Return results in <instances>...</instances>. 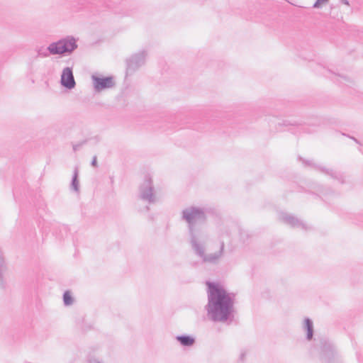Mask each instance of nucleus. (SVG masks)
Returning <instances> with one entry per match:
<instances>
[{"mask_svg":"<svg viewBox=\"0 0 363 363\" xmlns=\"http://www.w3.org/2000/svg\"><path fill=\"white\" fill-rule=\"evenodd\" d=\"M341 1L345 5H349V2L347 0H341Z\"/></svg>","mask_w":363,"mask_h":363,"instance_id":"obj_23","label":"nucleus"},{"mask_svg":"<svg viewBox=\"0 0 363 363\" xmlns=\"http://www.w3.org/2000/svg\"><path fill=\"white\" fill-rule=\"evenodd\" d=\"M182 218L188 224L190 237V244L195 254L202 259L203 262L210 264H218L224 253L225 235L229 236L228 231L219 235L220 249L214 253H206V241L207 235L199 228H196V224L205 223L206 220V211L200 207L190 206L182 211Z\"/></svg>","mask_w":363,"mask_h":363,"instance_id":"obj_1","label":"nucleus"},{"mask_svg":"<svg viewBox=\"0 0 363 363\" xmlns=\"http://www.w3.org/2000/svg\"><path fill=\"white\" fill-rule=\"evenodd\" d=\"M322 363H342L340 357L331 344H325L320 357Z\"/></svg>","mask_w":363,"mask_h":363,"instance_id":"obj_8","label":"nucleus"},{"mask_svg":"<svg viewBox=\"0 0 363 363\" xmlns=\"http://www.w3.org/2000/svg\"><path fill=\"white\" fill-rule=\"evenodd\" d=\"M139 198L150 204L155 203L157 199L154 193L152 180L150 177H146L139 188Z\"/></svg>","mask_w":363,"mask_h":363,"instance_id":"obj_4","label":"nucleus"},{"mask_svg":"<svg viewBox=\"0 0 363 363\" xmlns=\"http://www.w3.org/2000/svg\"><path fill=\"white\" fill-rule=\"evenodd\" d=\"M73 298L71 293L67 291L63 294V302L65 306H70L73 303Z\"/></svg>","mask_w":363,"mask_h":363,"instance_id":"obj_15","label":"nucleus"},{"mask_svg":"<svg viewBox=\"0 0 363 363\" xmlns=\"http://www.w3.org/2000/svg\"><path fill=\"white\" fill-rule=\"evenodd\" d=\"M303 329L306 331V339L311 340L313 337V323L309 318H306L303 320Z\"/></svg>","mask_w":363,"mask_h":363,"instance_id":"obj_11","label":"nucleus"},{"mask_svg":"<svg viewBox=\"0 0 363 363\" xmlns=\"http://www.w3.org/2000/svg\"><path fill=\"white\" fill-rule=\"evenodd\" d=\"M77 38L72 35H67L57 41L49 45V50L52 55H69L78 48Z\"/></svg>","mask_w":363,"mask_h":363,"instance_id":"obj_3","label":"nucleus"},{"mask_svg":"<svg viewBox=\"0 0 363 363\" xmlns=\"http://www.w3.org/2000/svg\"><path fill=\"white\" fill-rule=\"evenodd\" d=\"M328 0H317L313 4V7L315 9H318L320 7L321 4L327 2Z\"/></svg>","mask_w":363,"mask_h":363,"instance_id":"obj_20","label":"nucleus"},{"mask_svg":"<svg viewBox=\"0 0 363 363\" xmlns=\"http://www.w3.org/2000/svg\"><path fill=\"white\" fill-rule=\"evenodd\" d=\"M299 160L302 161L303 164L306 167H311L315 170L319 171L320 172L328 175L334 179L339 181L341 183H343L344 178L343 175L338 171L333 169L332 168H328L325 166H323L319 164L315 163L312 160H306L299 157Z\"/></svg>","mask_w":363,"mask_h":363,"instance_id":"obj_6","label":"nucleus"},{"mask_svg":"<svg viewBox=\"0 0 363 363\" xmlns=\"http://www.w3.org/2000/svg\"><path fill=\"white\" fill-rule=\"evenodd\" d=\"M87 143V140H84L79 143H73L72 144V149L74 152H77L79 150L83 145H84Z\"/></svg>","mask_w":363,"mask_h":363,"instance_id":"obj_18","label":"nucleus"},{"mask_svg":"<svg viewBox=\"0 0 363 363\" xmlns=\"http://www.w3.org/2000/svg\"><path fill=\"white\" fill-rule=\"evenodd\" d=\"M250 238V234L247 230H240V239L242 242H245Z\"/></svg>","mask_w":363,"mask_h":363,"instance_id":"obj_16","label":"nucleus"},{"mask_svg":"<svg viewBox=\"0 0 363 363\" xmlns=\"http://www.w3.org/2000/svg\"><path fill=\"white\" fill-rule=\"evenodd\" d=\"M279 219L284 223L287 224L293 228H301L307 230L308 225L302 220L288 213L281 212L279 213Z\"/></svg>","mask_w":363,"mask_h":363,"instance_id":"obj_9","label":"nucleus"},{"mask_svg":"<svg viewBox=\"0 0 363 363\" xmlns=\"http://www.w3.org/2000/svg\"><path fill=\"white\" fill-rule=\"evenodd\" d=\"M351 138H352V140H354L357 143H359V142H358V140H357L356 138H353V137H351Z\"/></svg>","mask_w":363,"mask_h":363,"instance_id":"obj_24","label":"nucleus"},{"mask_svg":"<svg viewBox=\"0 0 363 363\" xmlns=\"http://www.w3.org/2000/svg\"><path fill=\"white\" fill-rule=\"evenodd\" d=\"M176 340L184 347H191L195 343V339L188 335H178Z\"/></svg>","mask_w":363,"mask_h":363,"instance_id":"obj_12","label":"nucleus"},{"mask_svg":"<svg viewBox=\"0 0 363 363\" xmlns=\"http://www.w3.org/2000/svg\"><path fill=\"white\" fill-rule=\"evenodd\" d=\"M146 211H149V207L148 206H146Z\"/></svg>","mask_w":363,"mask_h":363,"instance_id":"obj_25","label":"nucleus"},{"mask_svg":"<svg viewBox=\"0 0 363 363\" xmlns=\"http://www.w3.org/2000/svg\"><path fill=\"white\" fill-rule=\"evenodd\" d=\"M60 83L62 86L68 89H72L75 87L76 82L72 67H67L63 69L61 74Z\"/></svg>","mask_w":363,"mask_h":363,"instance_id":"obj_10","label":"nucleus"},{"mask_svg":"<svg viewBox=\"0 0 363 363\" xmlns=\"http://www.w3.org/2000/svg\"><path fill=\"white\" fill-rule=\"evenodd\" d=\"M91 79L93 82L94 89L96 92H100L104 89L112 88L116 84L114 79L111 76L99 77L93 74L91 76Z\"/></svg>","mask_w":363,"mask_h":363,"instance_id":"obj_7","label":"nucleus"},{"mask_svg":"<svg viewBox=\"0 0 363 363\" xmlns=\"http://www.w3.org/2000/svg\"><path fill=\"white\" fill-rule=\"evenodd\" d=\"M147 54L145 50H141L132 55L126 60V74L131 75L145 62Z\"/></svg>","mask_w":363,"mask_h":363,"instance_id":"obj_5","label":"nucleus"},{"mask_svg":"<svg viewBox=\"0 0 363 363\" xmlns=\"http://www.w3.org/2000/svg\"><path fill=\"white\" fill-rule=\"evenodd\" d=\"M37 52V57H49L50 54V51L49 50V45L47 48H45L43 46L37 48L35 50Z\"/></svg>","mask_w":363,"mask_h":363,"instance_id":"obj_14","label":"nucleus"},{"mask_svg":"<svg viewBox=\"0 0 363 363\" xmlns=\"http://www.w3.org/2000/svg\"><path fill=\"white\" fill-rule=\"evenodd\" d=\"M208 303L205 306L208 318L225 323L234 317L235 294L230 293L218 283L206 281Z\"/></svg>","mask_w":363,"mask_h":363,"instance_id":"obj_2","label":"nucleus"},{"mask_svg":"<svg viewBox=\"0 0 363 363\" xmlns=\"http://www.w3.org/2000/svg\"><path fill=\"white\" fill-rule=\"evenodd\" d=\"M91 165L94 167H98L97 157L96 155L93 157L92 161L91 162Z\"/></svg>","mask_w":363,"mask_h":363,"instance_id":"obj_22","label":"nucleus"},{"mask_svg":"<svg viewBox=\"0 0 363 363\" xmlns=\"http://www.w3.org/2000/svg\"><path fill=\"white\" fill-rule=\"evenodd\" d=\"M79 170L77 167H75L74 169V173L71 182V189L76 191L79 192Z\"/></svg>","mask_w":363,"mask_h":363,"instance_id":"obj_13","label":"nucleus"},{"mask_svg":"<svg viewBox=\"0 0 363 363\" xmlns=\"http://www.w3.org/2000/svg\"><path fill=\"white\" fill-rule=\"evenodd\" d=\"M247 355V352L245 350H242L240 354L239 360L241 362H244Z\"/></svg>","mask_w":363,"mask_h":363,"instance_id":"obj_21","label":"nucleus"},{"mask_svg":"<svg viewBox=\"0 0 363 363\" xmlns=\"http://www.w3.org/2000/svg\"><path fill=\"white\" fill-rule=\"evenodd\" d=\"M4 264V257L2 256L1 252H0V285H3L4 279H3V267Z\"/></svg>","mask_w":363,"mask_h":363,"instance_id":"obj_17","label":"nucleus"},{"mask_svg":"<svg viewBox=\"0 0 363 363\" xmlns=\"http://www.w3.org/2000/svg\"><path fill=\"white\" fill-rule=\"evenodd\" d=\"M87 363H104L99 358L95 356L89 355L87 358Z\"/></svg>","mask_w":363,"mask_h":363,"instance_id":"obj_19","label":"nucleus"}]
</instances>
